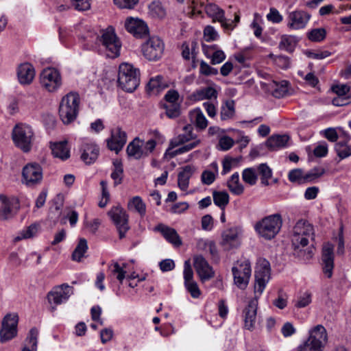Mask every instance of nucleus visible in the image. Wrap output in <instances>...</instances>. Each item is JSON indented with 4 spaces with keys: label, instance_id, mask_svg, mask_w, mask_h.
I'll use <instances>...</instances> for the list:
<instances>
[{
    "label": "nucleus",
    "instance_id": "f257e3e1",
    "mask_svg": "<svg viewBox=\"0 0 351 351\" xmlns=\"http://www.w3.org/2000/svg\"><path fill=\"white\" fill-rule=\"evenodd\" d=\"M309 239H314V228L308 221L300 219L293 228L291 235V244L293 250V255L303 260H308L312 258L313 252L307 247Z\"/></svg>",
    "mask_w": 351,
    "mask_h": 351
},
{
    "label": "nucleus",
    "instance_id": "f03ea898",
    "mask_svg": "<svg viewBox=\"0 0 351 351\" xmlns=\"http://www.w3.org/2000/svg\"><path fill=\"white\" fill-rule=\"evenodd\" d=\"M83 38L87 40L86 48L88 49L93 47L91 43L95 40L97 43H100L105 49L108 57L114 58L119 56L121 43L115 34L114 29L112 26H109L102 30L100 36L95 33L89 32Z\"/></svg>",
    "mask_w": 351,
    "mask_h": 351
},
{
    "label": "nucleus",
    "instance_id": "7ed1b4c3",
    "mask_svg": "<svg viewBox=\"0 0 351 351\" xmlns=\"http://www.w3.org/2000/svg\"><path fill=\"white\" fill-rule=\"evenodd\" d=\"M118 83L123 90L133 92L140 83V71L131 64H121L119 68Z\"/></svg>",
    "mask_w": 351,
    "mask_h": 351
},
{
    "label": "nucleus",
    "instance_id": "20e7f679",
    "mask_svg": "<svg viewBox=\"0 0 351 351\" xmlns=\"http://www.w3.org/2000/svg\"><path fill=\"white\" fill-rule=\"evenodd\" d=\"M282 225V217L277 213L267 216L257 221L254 229L259 236L267 240H271L280 232Z\"/></svg>",
    "mask_w": 351,
    "mask_h": 351
},
{
    "label": "nucleus",
    "instance_id": "39448f33",
    "mask_svg": "<svg viewBox=\"0 0 351 351\" xmlns=\"http://www.w3.org/2000/svg\"><path fill=\"white\" fill-rule=\"evenodd\" d=\"M14 145L23 152H29L32 147L34 132L32 128L24 123L16 124L12 132Z\"/></svg>",
    "mask_w": 351,
    "mask_h": 351
},
{
    "label": "nucleus",
    "instance_id": "423d86ee",
    "mask_svg": "<svg viewBox=\"0 0 351 351\" xmlns=\"http://www.w3.org/2000/svg\"><path fill=\"white\" fill-rule=\"evenodd\" d=\"M328 340L326 328L317 325L310 331L309 337L298 348L297 351H322Z\"/></svg>",
    "mask_w": 351,
    "mask_h": 351
},
{
    "label": "nucleus",
    "instance_id": "0eeeda50",
    "mask_svg": "<svg viewBox=\"0 0 351 351\" xmlns=\"http://www.w3.org/2000/svg\"><path fill=\"white\" fill-rule=\"evenodd\" d=\"M204 10L206 14L213 19V22H219L221 26L226 30H232L240 21V16L239 13L234 14V21L226 19L224 16V11L217 5L214 3H209L206 5Z\"/></svg>",
    "mask_w": 351,
    "mask_h": 351
},
{
    "label": "nucleus",
    "instance_id": "6e6552de",
    "mask_svg": "<svg viewBox=\"0 0 351 351\" xmlns=\"http://www.w3.org/2000/svg\"><path fill=\"white\" fill-rule=\"evenodd\" d=\"M43 180V169L36 162L27 163L22 170V183L32 187L39 184Z\"/></svg>",
    "mask_w": 351,
    "mask_h": 351
},
{
    "label": "nucleus",
    "instance_id": "1a4fd4ad",
    "mask_svg": "<svg viewBox=\"0 0 351 351\" xmlns=\"http://www.w3.org/2000/svg\"><path fill=\"white\" fill-rule=\"evenodd\" d=\"M141 49L146 59L150 61H156L162 57L165 45L160 38L153 36L142 45Z\"/></svg>",
    "mask_w": 351,
    "mask_h": 351
},
{
    "label": "nucleus",
    "instance_id": "9d476101",
    "mask_svg": "<svg viewBox=\"0 0 351 351\" xmlns=\"http://www.w3.org/2000/svg\"><path fill=\"white\" fill-rule=\"evenodd\" d=\"M232 271L234 284L238 288L245 289L251 276L252 270L250 261L237 262V265L232 267Z\"/></svg>",
    "mask_w": 351,
    "mask_h": 351
},
{
    "label": "nucleus",
    "instance_id": "9b49d317",
    "mask_svg": "<svg viewBox=\"0 0 351 351\" xmlns=\"http://www.w3.org/2000/svg\"><path fill=\"white\" fill-rule=\"evenodd\" d=\"M19 317L16 314L8 313L3 319L0 330V341L1 343L8 341L17 335Z\"/></svg>",
    "mask_w": 351,
    "mask_h": 351
},
{
    "label": "nucleus",
    "instance_id": "f8f14e48",
    "mask_svg": "<svg viewBox=\"0 0 351 351\" xmlns=\"http://www.w3.org/2000/svg\"><path fill=\"white\" fill-rule=\"evenodd\" d=\"M108 216L114 222L119 232L120 239L125 236V233L130 229L128 225V215L124 209L119 205L113 206L108 213Z\"/></svg>",
    "mask_w": 351,
    "mask_h": 351
},
{
    "label": "nucleus",
    "instance_id": "ddd939ff",
    "mask_svg": "<svg viewBox=\"0 0 351 351\" xmlns=\"http://www.w3.org/2000/svg\"><path fill=\"white\" fill-rule=\"evenodd\" d=\"M270 278V265L266 260L260 261L255 271L254 292L261 295Z\"/></svg>",
    "mask_w": 351,
    "mask_h": 351
},
{
    "label": "nucleus",
    "instance_id": "4468645a",
    "mask_svg": "<svg viewBox=\"0 0 351 351\" xmlns=\"http://www.w3.org/2000/svg\"><path fill=\"white\" fill-rule=\"evenodd\" d=\"M40 84L49 92L56 91L62 84L61 76L59 71L48 67L40 73Z\"/></svg>",
    "mask_w": 351,
    "mask_h": 351
},
{
    "label": "nucleus",
    "instance_id": "2eb2a0df",
    "mask_svg": "<svg viewBox=\"0 0 351 351\" xmlns=\"http://www.w3.org/2000/svg\"><path fill=\"white\" fill-rule=\"evenodd\" d=\"M242 232L241 228L234 226L225 230L221 234L220 245L224 250L229 251L240 245L239 237Z\"/></svg>",
    "mask_w": 351,
    "mask_h": 351
},
{
    "label": "nucleus",
    "instance_id": "dca6fc26",
    "mask_svg": "<svg viewBox=\"0 0 351 351\" xmlns=\"http://www.w3.org/2000/svg\"><path fill=\"white\" fill-rule=\"evenodd\" d=\"M19 209V203L15 198H9L0 195V220H8L12 218Z\"/></svg>",
    "mask_w": 351,
    "mask_h": 351
},
{
    "label": "nucleus",
    "instance_id": "f3484780",
    "mask_svg": "<svg viewBox=\"0 0 351 351\" xmlns=\"http://www.w3.org/2000/svg\"><path fill=\"white\" fill-rule=\"evenodd\" d=\"M193 265L202 282L208 281L215 276L213 267L202 255H196L193 257Z\"/></svg>",
    "mask_w": 351,
    "mask_h": 351
},
{
    "label": "nucleus",
    "instance_id": "a211bd4d",
    "mask_svg": "<svg viewBox=\"0 0 351 351\" xmlns=\"http://www.w3.org/2000/svg\"><path fill=\"white\" fill-rule=\"evenodd\" d=\"M72 293L73 288L66 284H63L49 292L47 299L50 304L58 305L66 302Z\"/></svg>",
    "mask_w": 351,
    "mask_h": 351
},
{
    "label": "nucleus",
    "instance_id": "6ab92c4d",
    "mask_svg": "<svg viewBox=\"0 0 351 351\" xmlns=\"http://www.w3.org/2000/svg\"><path fill=\"white\" fill-rule=\"evenodd\" d=\"M184 286L193 298H198L201 295V291L197 282L193 280V271L189 261H186L184 265Z\"/></svg>",
    "mask_w": 351,
    "mask_h": 351
},
{
    "label": "nucleus",
    "instance_id": "aec40b11",
    "mask_svg": "<svg viewBox=\"0 0 351 351\" xmlns=\"http://www.w3.org/2000/svg\"><path fill=\"white\" fill-rule=\"evenodd\" d=\"M126 30L134 37L141 38L149 34V29L145 23L138 19L128 18L125 21Z\"/></svg>",
    "mask_w": 351,
    "mask_h": 351
},
{
    "label": "nucleus",
    "instance_id": "412c9836",
    "mask_svg": "<svg viewBox=\"0 0 351 351\" xmlns=\"http://www.w3.org/2000/svg\"><path fill=\"white\" fill-rule=\"evenodd\" d=\"M311 14L303 10L291 12L288 15L287 26L293 29H300L306 27Z\"/></svg>",
    "mask_w": 351,
    "mask_h": 351
},
{
    "label": "nucleus",
    "instance_id": "4be33fe9",
    "mask_svg": "<svg viewBox=\"0 0 351 351\" xmlns=\"http://www.w3.org/2000/svg\"><path fill=\"white\" fill-rule=\"evenodd\" d=\"M322 262L324 274L328 278H331L334 268V253L332 245L326 243L324 245L322 249Z\"/></svg>",
    "mask_w": 351,
    "mask_h": 351
},
{
    "label": "nucleus",
    "instance_id": "5701e85b",
    "mask_svg": "<svg viewBox=\"0 0 351 351\" xmlns=\"http://www.w3.org/2000/svg\"><path fill=\"white\" fill-rule=\"evenodd\" d=\"M257 306V300L252 299L249 302L248 305L243 311L244 327L247 330H252L255 327Z\"/></svg>",
    "mask_w": 351,
    "mask_h": 351
},
{
    "label": "nucleus",
    "instance_id": "b1692460",
    "mask_svg": "<svg viewBox=\"0 0 351 351\" xmlns=\"http://www.w3.org/2000/svg\"><path fill=\"white\" fill-rule=\"evenodd\" d=\"M126 141V133L117 128L112 131L111 138L107 140V145L110 150L117 154L122 149Z\"/></svg>",
    "mask_w": 351,
    "mask_h": 351
},
{
    "label": "nucleus",
    "instance_id": "393cba45",
    "mask_svg": "<svg viewBox=\"0 0 351 351\" xmlns=\"http://www.w3.org/2000/svg\"><path fill=\"white\" fill-rule=\"evenodd\" d=\"M80 152L81 159L87 165L95 162L99 154V149L95 144L87 142L82 143Z\"/></svg>",
    "mask_w": 351,
    "mask_h": 351
},
{
    "label": "nucleus",
    "instance_id": "a878e982",
    "mask_svg": "<svg viewBox=\"0 0 351 351\" xmlns=\"http://www.w3.org/2000/svg\"><path fill=\"white\" fill-rule=\"evenodd\" d=\"M155 230L160 232L163 237L174 247H178L182 245V239L174 228L160 223L156 226Z\"/></svg>",
    "mask_w": 351,
    "mask_h": 351
},
{
    "label": "nucleus",
    "instance_id": "bb28decb",
    "mask_svg": "<svg viewBox=\"0 0 351 351\" xmlns=\"http://www.w3.org/2000/svg\"><path fill=\"white\" fill-rule=\"evenodd\" d=\"M183 130L185 133L179 134L177 137L173 138L170 142L169 149L183 145L191 140H197V136L193 132V128L191 125H185Z\"/></svg>",
    "mask_w": 351,
    "mask_h": 351
},
{
    "label": "nucleus",
    "instance_id": "cd10ccee",
    "mask_svg": "<svg viewBox=\"0 0 351 351\" xmlns=\"http://www.w3.org/2000/svg\"><path fill=\"white\" fill-rule=\"evenodd\" d=\"M17 75L21 84H29L34 78L35 71L31 64L26 62L19 66Z\"/></svg>",
    "mask_w": 351,
    "mask_h": 351
},
{
    "label": "nucleus",
    "instance_id": "c85d7f7f",
    "mask_svg": "<svg viewBox=\"0 0 351 351\" xmlns=\"http://www.w3.org/2000/svg\"><path fill=\"white\" fill-rule=\"evenodd\" d=\"M80 104V97L76 92H70L64 95L60 103L59 110H78Z\"/></svg>",
    "mask_w": 351,
    "mask_h": 351
},
{
    "label": "nucleus",
    "instance_id": "c756f323",
    "mask_svg": "<svg viewBox=\"0 0 351 351\" xmlns=\"http://www.w3.org/2000/svg\"><path fill=\"white\" fill-rule=\"evenodd\" d=\"M142 146L143 142L138 138H134L127 147L126 152L128 156L136 160L147 156V152H145Z\"/></svg>",
    "mask_w": 351,
    "mask_h": 351
},
{
    "label": "nucleus",
    "instance_id": "7c9ffc66",
    "mask_svg": "<svg viewBox=\"0 0 351 351\" xmlns=\"http://www.w3.org/2000/svg\"><path fill=\"white\" fill-rule=\"evenodd\" d=\"M168 87V84L164 80L161 75L152 78L147 85V93L150 96L157 95L162 90Z\"/></svg>",
    "mask_w": 351,
    "mask_h": 351
},
{
    "label": "nucleus",
    "instance_id": "2f4dec72",
    "mask_svg": "<svg viewBox=\"0 0 351 351\" xmlns=\"http://www.w3.org/2000/svg\"><path fill=\"white\" fill-rule=\"evenodd\" d=\"M195 171L192 165H186L182 168V171L178 176V184L182 191H186L189 187V180Z\"/></svg>",
    "mask_w": 351,
    "mask_h": 351
},
{
    "label": "nucleus",
    "instance_id": "473e14b6",
    "mask_svg": "<svg viewBox=\"0 0 351 351\" xmlns=\"http://www.w3.org/2000/svg\"><path fill=\"white\" fill-rule=\"evenodd\" d=\"M54 157L65 160L70 157V151L67 147L66 141H60L51 143L50 146Z\"/></svg>",
    "mask_w": 351,
    "mask_h": 351
},
{
    "label": "nucleus",
    "instance_id": "72a5a7b5",
    "mask_svg": "<svg viewBox=\"0 0 351 351\" xmlns=\"http://www.w3.org/2000/svg\"><path fill=\"white\" fill-rule=\"evenodd\" d=\"M289 137L287 135H272L268 138L265 145L271 151H275L286 146Z\"/></svg>",
    "mask_w": 351,
    "mask_h": 351
},
{
    "label": "nucleus",
    "instance_id": "f704fd0d",
    "mask_svg": "<svg viewBox=\"0 0 351 351\" xmlns=\"http://www.w3.org/2000/svg\"><path fill=\"white\" fill-rule=\"evenodd\" d=\"M38 330L32 328L24 341L21 351H37Z\"/></svg>",
    "mask_w": 351,
    "mask_h": 351
},
{
    "label": "nucleus",
    "instance_id": "c9c22d12",
    "mask_svg": "<svg viewBox=\"0 0 351 351\" xmlns=\"http://www.w3.org/2000/svg\"><path fill=\"white\" fill-rule=\"evenodd\" d=\"M217 91L212 87H206L197 90L191 95V98L193 100H203L205 99H211L213 97L216 98Z\"/></svg>",
    "mask_w": 351,
    "mask_h": 351
},
{
    "label": "nucleus",
    "instance_id": "e433bc0d",
    "mask_svg": "<svg viewBox=\"0 0 351 351\" xmlns=\"http://www.w3.org/2000/svg\"><path fill=\"white\" fill-rule=\"evenodd\" d=\"M229 190L234 195H240L244 191L243 186L239 182V176L238 173H234L230 177L228 182Z\"/></svg>",
    "mask_w": 351,
    "mask_h": 351
},
{
    "label": "nucleus",
    "instance_id": "4c0bfd02",
    "mask_svg": "<svg viewBox=\"0 0 351 351\" xmlns=\"http://www.w3.org/2000/svg\"><path fill=\"white\" fill-rule=\"evenodd\" d=\"M256 172L261 177V182L264 186L269 184V180L272 176V171L266 163L260 164L256 168Z\"/></svg>",
    "mask_w": 351,
    "mask_h": 351
},
{
    "label": "nucleus",
    "instance_id": "58836bf2",
    "mask_svg": "<svg viewBox=\"0 0 351 351\" xmlns=\"http://www.w3.org/2000/svg\"><path fill=\"white\" fill-rule=\"evenodd\" d=\"M213 197L215 204L219 206L222 210H224L226 206L229 203L228 193L226 191H214L213 192Z\"/></svg>",
    "mask_w": 351,
    "mask_h": 351
},
{
    "label": "nucleus",
    "instance_id": "ea45409f",
    "mask_svg": "<svg viewBox=\"0 0 351 351\" xmlns=\"http://www.w3.org/2000/svg\"><path fill=\"white\" fill-rule=\"evenodd\" d=\"M325 173V169L322 167H316L305 173L303 177L302 184L313 182Z\"/></svg>",
    "mask_w": 351,
    "mask_h": 351
},
{
    "label": "nucleus",
    "instance_id": "a19ab883",
    "mask_svg": "<svg viewBox=\"0 0 351 351\" xmlns=\"http://www.w3.org/2000/svg\"><path fill=\"white\" fill-rule=\"evenodd\" d=\"M88 250L87 241L85 239L82 238L80 239L77 245L72 254V259L75 261L80 262L81 258L84 256V254Z\"/></svg>",
    "mask_w": 351,
    "mask_h": 351
},
{
    "label": "nucleus",
    "instance_id": "79ce46f5",
    "mask_svg": "<svg viewBox=\"0 0 351 351\" xmlns=\"http://www.w3.org/2000/svg\"><path fill=\"white\" fill-rule=\"evenodd\" d=\"M242 178L246 184L250 186L256 184L258 180L256 169L252 167L245 169L242 173Z\"/></svg>",
    "mask_w": 351,
    "mask_h": 351
},
{
    "label": "nucleus",
    "instance_id": "37998d69",
    "mask_svg": "<svg viewBox=\"0 0 351 351\" xmlns=\"http://www.w3.org/2000/svg\"><path fill=\"white\" fill-rule=\"evenodd\" d=\"M326 31L324 28H315L307 34L308 38L312 42H321L325 39Z\"/></svg>",
    "mask_w": 351,
    "mask_h": 351
},
{
    "label": "nucleus",
    "instance_id": "c03bdc74",
    "mask_svg": "<svg viewBox=\"0 0 351 351\" xmlns=\"http://www.w3.org/2000/svg\"><path fill=\"white\" fill-rule=\"evenodd\" d=\"M128 206L129 208H134L141 215H145L146 211L145 204L139 196L134 197L130 199Z\"/></svg>",
    "mask_w": 351,
    "mask_h": 351
},
{
    "label": "nucleus",
    "instance_id": "a18cd8bd",
    "mask_svg": "<svg viewBox=\"0 0 351 351\" xmlns=\"http://www.w3.org/2000/svg\"><path fill=\"white\" fill-rule=\"evenodd\" d=\"M200 143V140L197 139L195 140L191 143H189L188 144L184 145L182 147H179L178 149L170 152L169 154L171 158H173L176 156L177 155L189 152L198 146Z\"/></svg>",
    "mask_w": 351,
    "mask_h": 351
},
{
    "label": "nucleus",
    "instance_id": "49530a36",
    "mask_svg": "<svg viewBox=\"0 0 351 351\" xmlns=\"http://www.w3.org/2000/svg\"><path fill=\"white\" fill-rule=\"evenodd\" d=\"M190 117L195 118V126L199 130H204L207 127L208 121L201 111H191Z\"/></svg>",
    "mask_w": 351,
    "mask_h": 351
},
{
    "label": "nucleus",
    "instance_id": "de8ad7c7",
    "mask_svg": "<svg viewBox=\"0 0 351 351\" xmlns=\"http://www.w3.org/2000/svg\"><path fill=\"white\" fill-rule=\"evenodd\" d=\"M288 85L289 82L286 80H283L280 83L276 84L272 91L273 95L278 98L287 95L288 93Z\"/></svg>",
    "mask_w": 351,
    "mask_h": 351
},
{
    "label": "nucleus",
    "instance_id": "09e8293b",
    "mask_svg": "<svg viewBox=\"0 0 351 351\" xmlns=\"http://www.w3.org/2000/svg\"><path fill=\"white\" fill-rule=\"evenodd\" d=\"M37 232V227L34 224L30 225L25 230H22L15 238V241H21L24 239H29L34 237Z\"/></svg>",
    "mask_w": 351,
    "mask_h": 351
},
{
    "label": "nucleus",
    "instance_id": "8fccbe9b",
    "mask_svg": "<svg viewBox=\"0 0 351 351\" xmlns=\"http://www.w3.org/2000/svg\"><path fill=\"white\" fill-rule=\"evenodd\" d=\"M294 47V38L291 36L283 35L279 43V47L287 51H291Z\"/></svg>",
    "mask_w": 351,
    "mask_h": 351
},
{
    "label": "nucleus",
    "instance_id": "3c124183",
    "mask_svg": "<svg viewBox=\"0 0 351 351\" xmlns=\"http://www.w3.org/2000/svg\"><path fill=\"white\" fill-rule=\"evenodd\" d=\"M112 267V273L113 274H117V278L121 283L125 276V271L124 270L125 264L121 267L118 263H114L110 266V267Z\"/></svg>",
    "mask_w": 351,
    "mask_h": 351
},
{
    "label": "nucleus",
    "instance_id": "603ef678",
    "mask_svg": "<svg viewBox=\"0 0 351 351\" xmlns=\"http://www.w3.org/2000/svg\"><path fill=\"white\" fill-rule=\"evenodd\" d=\"M60 119L64 124H69L77 117V111H58Z\"/></svg>",
    "mask_w": 351,
    "mask_h": 351
},
{
    "label": "nucleus",
    "instance_id": "864d4df0",
    "mask_svg": "<svg viewBox=\"0 0 351 351\" xmlns=\"http://www.w3.org/2000/svg\"><path fill=\"white\" fill-rule=\"evenodd\" d=\"M304 175L302 169H295L289 171L288 178L292 182H298L299 183L302 184V181L303 180Z\"/></svg>",
    "mask_w": 351,
    "mask_h": 351
},
{
    "label": "nucleus",
    "instance_id": "5fc2aeb1",
    "mask_svg": "<svg viewBox=\"0 0 351 351\" xmlns=\"http://www.w3.org/2000/svg\"><path fill=\"white\" fill-rule=\"evenodd\" d=\"M199 71L202 74L206 75V76L215 75L218 73V71L217 69L210 66L204 61H202L200 62Z\"/></svg>",
    "mask_w": 351,
    "mask_h": 351
},
{
    "label": "nucleus",
    "instance_id": "6e6d98bb",
    "mask_svg": "<svg viewBox=\"0 0 351 351\" xmlns=\"http://www.w3.org/2000/svg\"><path fill=\"white\" fill-rule=\"evenodd\" d=\"M311 302V294L310 293L305 292L299 297L298 301L295 304V306L297 308H304L308 306Z\"/></svg>",
    "mask_w": 351,
    "mask_h": 351
},
{
    "label": "nucleus",
    "instance_id": "4d7b16f0",
    "mask_svg": "<svg viewBox=\"0 0 351 351\" xmlns=\"http://www.w3.org/2000/svg\"><path fill=\"white\" fill-rule=\"evenodd\" d=\"M234 145V141L228 136H222L219 141V147L221 150L227 151Z\"/></svg>",
    "mask_w": 351,
    "mask_h": 351
},
{
    "label": "nucleus",
    "instance_id": "13d9d810",
    "mask_svg": "<svg viewBox=\"0 0 351 351\" xmlns=\"http://www.w3.org/2000/svg\"><path fill=\"white\" fill-rule=\"evenodd\" d=\"M267 19L272 23H278L282 21L283 17L277 9L271 8L269 13L267 15Z\"/></svg>",
    "mask_w": 351,
    "mask_h": 351
},
{
    "label": "nucleus",
    "instance_id": "bf43d9fd",
    "mask_svg": "<svg viewBox=\"0 0 351 351\" xmlns=\"http://www.w3.org/2000/svg\"><path fill=\"white\" fill-rule=\"evenodd\" d=\"M150 11L156 16L162 18L165 15V11L160 3L153 2L149 6Z\"/></svg>",
    "mask_w": 351,
    "mask_h": 351
},
{
    "label": "nucleus",
    "instance_id": "052dcab7",
    "mask_svg": "<svg viewBox=\"0 0 351 351\" xmlns=\"http://www.w3.org/2000/svg\"><path fill=\"white\" fill-rule=\"evenodd\" d=\"M331 89L337 95L346 96L350 92V87L347 84H337L332 86Z\"/></svg>",
    "mask_w": 351,
    "mask_h": 351
},
{
    "label": "nucleus",
    "instance_id": "680f3d73",
    "mask_svg": "<svg viewBox=\"0 0 351 351\" xmlns=\"http://www.w3.org/2000/svg\"><path fill=\"white\" fill-rule=\"evenodd\" d=\"M328 152V145L326 142H322L318 145L313 150V154L316 157H324Z\"/></svg>",
    "mask_w": 351,
    "mask_h": 351
},
{
    "label": "nucleus",
    "instance_id": "e2e57ef3",
    "mask_svg": "<svg viewBox=\"0 0 351 351\" xmlns=\"http://www.w3.org/2000/svg\"><path fill=\"white\" fill-rule=\"evenodd\" d=\"M204 36L207 42H210L216 40L218 34L213 27L208 25L204 30Z\"/></svg>",
    "mask_w": 351,
    "mask_h": 351
},
{
    "label": "nucleus",
    "instance_id": "0e129e2a",
    "mask_svg": "<svg viewBox=\"0 0 351 351\" xmlns=\"http://www.w3.org/2000/svg\"><path fill=\"white\" fill-rule=\"evenodd\" d=\"M322 132L324 136L330 142H336L339 138V136L335 128H329L324 130Z\"/></svg>",
    "mask_w": 351,
    "mask_h": 351
},
{
    "label": "nucleus",
    "instance_id": "69168bd1",
    "mask_svg": "<svg viewBox=\"0 0 351 351\" xmlns=\"http://www.w3.org/2000/svg\"><path fill=\"white\" fill-rule=\"evenodd\" d=\"M180 95L176 90L171 89L167 91L165 95V99L167 102L175 104L179 99Z\"/></svg>",
    "mask_w": 351,
    "mask_h": 351
},
{
    "label": "nucleus",
    "instance_id": "338daca9",
    "mask_svg": "<svg viewBox=\"0 0 351 351\" xmlns=\"http://www.w3.org/2000/svg\"><path fill=\"white\" fill-rule=\"evenodd\" d=\"M75 8L80 11L87 10L90 7L88 0H71Z\"/></svg>",
    "mask_w": 351,
    "mask_h": 351
},
{
    "label": "nucleus",
    "instance_id": "774afa93",
    "mask_svg": "<svg viewBox=\"0 0 351 351\" xmlns=\"http://www.w3.org/2000/svg\"><path fill=\"white\" fill-rule=\"evenodd\" d=\"M201 178H202V182L204 184L210 185L215 180V173L210 171L205 170L202 172Z\"/></svg>",
    "mask_w": 351,
    "mask_h": 351
}]
</instances>
